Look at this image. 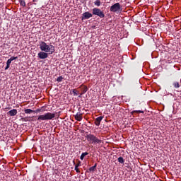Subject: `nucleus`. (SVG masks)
<instances>
[{"instance_id": "nucleus-15", "label": "nucleus", "mask_w": 181, "mask_h": 181, "mask_svg": "<svg viewBox=\"0 0 181 181\" xmlns=\"http://www.w3.org/2000/svg\"><path fill=\"white\" fill-rule=\"evenodd\" d=\"M25 114H32V112H35V110H32L31 109H25Z\"/></svg>"}, {"instance_id": "nucleus-17", "label": "nucleus", "mask_w": 181, "mask_h": 181, "mask_svg": "<svg viewBox=\"0 0 181 181\" xmlns=\"http://www.w3.org/2000/svg\"><path fill=\"white\" fill-rule=\"evenodd\" d=\"M94 5L95 6H101V1L100 0H96L94 1Z\"/></svg>"}, {"instance_id": "nucleus-10", "label": "nucleus", "mask_w": 181, "mask_h": 181, "mask_svg": "<svg viewBox=\"0 0 181 181\" xmlns=\"http://www.w3.org/2000/svg\"><path fill=\"white\" fill-rule=\"evenodd\" d=\"M103 116H100L95 119V124L96 127H100V124L101 123V121H103Z\"/></svg>"}, {"instance_id": "nucleus-18", "label": "nucleus", "mask_w": 181, "mask_h": 181, "mask_svg": "<svg viewBox=\"0 0 181 181\" xmlns=\"http://www.w3.org/2000/svg\"><path fill=\"white\" fill-rule=\"evenodd\" d=\"M135 112H136L137 114H144V111L142 110H134L132 112V114H134Z\"/></svg>"}, {"instance_id": "nucleus-26", "label": "nucleus", "mask_w": 181, "mask_h": 181, "mask_svg": "<svg viewBox=\"0 0 181 181\" xmlns=\"http://www.w3.org/2000/svg\"><path fill=\"white\" fill-rule=\"evenodd\" d=\"M75 166H76L77 168L81 166V161H78V163L76 164Z\"/></svg>"}, {"instance_id": "nucleus-8", "label": "nucleus", "mask_w": 181, "mask_h": 181, "mask_svg": "<svg viewBox=\"0 0 181 181\" xmlns=\"http://www.w3.org/2000/svg\"><path fill=\"white\" fill-rule=\"evenodd\" d=\"M90 18H93V14L91 13L86 11L82 14V21H84V19H90Z\"/></svg>"}, {"instance_id": "nucleus-11", "label": "nucleus", "mask_w": 181, "mask_h": 181, "mask_svg": "<svg viewBox=\"0 0 181 181\" xmlns=\"http://www.w3.org/2000/svg\"><path fill=\"white\" fill-rule=\"evenodd\" d=\"M11 117H15L18 114V110L16 109H13L7 112Z\"/></svg>"}, {"instance_id": "nucleus-27", "label": "nucleus", "mask_w": 181, "mask_h": 181, "mask_svg": "<svg viewBox=\"0 0 181 181\" xmlns=\"http://www.w3.org/2000/svg\"><path fill=\"white\" fill-rule=\"evenodd\" d=\"M12 63V61L10 60V59H8L6 62V64L11 65V64Z\"/></svg>"}, {"instance_id": "nucleus-29", "label": "nucleus", "mask_w": 181, "mask_h": 181, "mask_svg": "<svg viewBox=\"0 0 181 181\" xmlns=\"http://www.w3.org/2000/svg\"><path fill=\"white\" fill-rule=\"evenodd\" d=\"M22 121H24L25 122H26V121H28V118L27 117H23L21 118Z\"/></svg>"}, {"instance_id": "nucleus-4", "label": "nucleus", "mask_w": 181, "mask_h": 181, "mask_svg": "<svg viewBox=\"0 0 181 181\" xmlns=\"http://www.w3.org/2000/svg\"><path fill=\"white\" fill-rule=\"evenodd\" d=\"M110 11L114 13H119L122 12V6L119 3H116L110 6Z\"/></svg>"}, {"instance_id": "nucleus-16", "label": "nucleus", "mask_w": 181, "mask_h": 181, "mask_svg": "<svg viewBox=\"0 0 181 181\" xmlns=\"http://www.w3.org/2000/svg\"><path fill=\"white\" fill-rule=\"evenodd\" d=\"M21 6H23V8H25L26 6V2H25V0H19Z\"/></svg>"}, {"instance_id": "nucleus-3", "label": "nucleus", "mask_w": 181, "mask_h": 181, "mask_svg": "<svg viewBox=\"0 0 181 181\" xmlns=\"http://www.w3.org/2000/svg\"><path fill=\"white\" fill-rule=\"evenodd\" d=\"M86 138L88 142H90L91 144H101L102 141L97 138V136H94V134H89L86 136Z\"/></svg>"}, {"instance_id": "nucleus-7", "label": "nucleus", "mask_w": 181, "mask_h": 181, "mask_svg": "<svg viewBox=\"0 0 181 181\" xmlns=\"http://www.w3.org/2000/svg\"><path fill=\"white\" fill-rule=\"evenodd\" d=\"M37 57L38 59H47V57H49V54H47V52L45 51H42L37 54Z\"/></svg>"}, {"instance_id": "nucleus-1", "label": "nucleus", "mask_w": 181, "mask_h": 181, "mask_svg": "<svg viewBox=\"0 0 181 181\" xmlns=\"http://www.w3.org/2000/svg\"><path fill=\"white\" fill-rule=\"evenodd\" d=\"M40 49L41 52H45L49 54H53L54 53V46L52 45H47L45 41H40Z\"/></svg>"}, {"instance_id": "nucleus-31", "label": "nucleus", "mask_w": 181, "mask_h": 181, "mask_svg": "<svg viewBox=\"0 0 181 181\" xmlns=\"http://www.w3.org/2000/svg\"><path fill=\"white\" fill-rule=\"evenodd\" d=\"M33 2H37V0H33Z\"/></svg>"}, {"instance_id": "nucleus-5", "label": "nucleus", "mask_w": 181, "mask_h": 181, "mask_svg": "<svg viewBox=\"0 0 181 181\" xmlns=\"http://www.w3.org/2000/svg\"><path fill=\"white\" fill-rule=\"evenodd\" d=\"M92 13L93 15H95L100 18H105V14L104 13V11H101V9L98 8H93L92 9Z\"/></svg>"}, {"instance_id": "nucleus-6", "label": "nucleus", "mask_w": 181, "mask_h": 181, "mask_svg": "<svg viewBox=\"0 0 181 181\" xmlns=\"http://www.w3.org/2000/svg\"><path fill=\"white\" fill-rule=\"evenodd\" d=\"M78 88L81 89V93H79V97L86 94L87 91H88V87L87 86L82 84Z\"/></svg>"}, {"instance_id": "nucleus-23", "label": "nucleus", "mask_w": 181, "mask_h": 181, "mask_svg": "<svg viewBox=\"0 0 181 181\" xmlns=\"http://www.w3.org/2000/svg\"><path fill=\"white\" fill-rule=\"evenodd\" d=\"M40 108H41V111H42V112H45V111H47V110H46V106H42Z\"/></svg>"}, {"instance_id": "nucleus-25", "label": "nucleus", "mask_w": 181, "mask_h": 181, "mask_svg": "<svg viewBox=\"0 0 181 181\" xmlns=\"http://www.w3.org/2000/svg\"><path fill=\"white\" fill-rule=\"evenodd\" d=\"M75 170L76 172V173H80V169H78V167L75 165Z\"/></svg>"}, {"instance_id": "nucleus-33", "label": "nucleus", "mask_w": 181, "mask_h": 181, "mask_svg": "<svg viewBox=\"0 0 181 181\" xmlns=\"http://www.w3.org/2000/svg\"><path fill=\"white\" fill-rule=\"evenodd\" d=\"M73 163H74V165H76V162L74 160L73 161Z\"/></svg>"}, {"instance_id": "nucleus-19", "label": "nucleus", "mask_w": 181, "mask_h": 181, "mask_svg": "<svg viewBox=\"0 0 181 181\" xmlns=\"http://www.w3.org/2000/svg\"><path fill=\"white\" fill-rule=\"evenodd\" d=\"M117 160L119 163H124V158L121 156L117 158Z\"/></svg>"}, {"instance_id": "nucleus-24", "label": "nucleus", "mask_w": 181, "mask_h": 181, "mask_svg": "<svg viewBox=\"0 0 181 181\" xmlns=\"http://www.w3.org/2000/svg\"><path fill=\"white\" fill-rule=\"evenodd\" d=\"M16 59H18V57H11L10 58V60H11V62H13V60H16Z\"/></svg>"}, {"instance_id": "nucleus-13", "label": "nucleus", "mask_w": 181, "mask_h": 181, "mask_svg": "<svg viewBox=\"0 0 181 181\" xmlns=\"http://www.w3.org/2000/svg\"><path fill=\"white\" fill-rule=\"evenodd\" d=\"M95 169H97V163L89 168V172H95Z\"/></svg>"}, {"instance_id": "nucleus-30", "label": "nucleus", "mask_w": 181, "mask_h": 181, "mask_svg": "<svg viewBox=\"0 0 181 181\" xmlns=\"http://www.w3.org/2000/svg\"><path fill=\"white\" fill-rule=\"evenodd\" d=\"M9 67H11V65L6 64V66L5 67V70H8V69H9Z\"/></svg>"}, {"instance_id": "nucleus-2", "label": "nucleus", "mask_w": 181, "mask_h": 181, "mask_svg": "<svg viewBox=\"0 0 181 181\" xmlns=\"http://www.w3.org/2000/svg\"><path fill=\"white\" fill-rule=\"evenodd\" d=\"M56 117V113L47 112L38 116L37 121H49Z\"/></svg>"}, {"instance_id": "nucleus-20", "label": "nucleus", "mask_w": 181, "mask_h": 181, "mask_svg": "<svg viewBox=\"0 0 181 181\" xmlns=\"http://www.w3.org/2000/svg\"><path fill=\"white\" fill-rule=\"evenodd\" d=\"M64 78H63V76H59V77H58L57 78V81L58 82V83H62V81H63V79H64Z\"/></svg>"}, {"instance_id": "nucleus-22", "label": "nucleus", "mask_w": 181, "mask_h": 181, "mask_svg": "<svg viewBox=\"0 0 181 181\" xmlns=\"http://www.w3.org/2000/svg\"><path fill=\"white\" fill-rule=\"evenodd\" d=\"M34 112H35V114H37V113H39V112H42V109H41V108H38V109H37L36 110H34Z\"/></svg>"}, {"instance_id": "nucleus-14", "label": "nucleus", "mask_w": 181, "mask_h": 181, "mask_svg": "<svg viewBox=\"0 0 181 181\" xmlns=\"http://www.w3.org/2000/svg\"><path fill=\"white\" fill-rule=\"evenodd\" d=\"M87 155H88V152L82 153V154L81 155V157H80L81 160H84V157L87 156Z\"/></svg>"}, {"instance_id": "nucleus-21", "label": "nucleus", "mask_w": 181, "mask_h": 181, "mask_svg": "<svg viewBox=\"0 0 181 181\" xmlns=\"http://www.w3.org/2000/svg\"><path fill=\"white\" fill-rule=\"evenodd\" d=\"M72 93H73L74 95H78V91H77L76 89H73Z\"/></svg>"}, {"instance_id": "nucleus-12", "label": "nucleus", "mask_w": 181, "mask_h": 181, "mask_svg": "<svg viewBox=\"0 0 181 181\" xmlns=\"http://www.w3.org/2000/svg\"><path fill=\"white\" fill-rule=\"evenodd\" d=\"M173 86L174 88H179L180 87V85L179 84V82H177V81H174L173 83Z\"/></svg>"}, {"instance_id": "nucleus-28", "label": "nucleus", "mask_w": 181, "mask_h": 181, "mask_svg": "<svg viewBox=\"0 0 181 181\" xmlns=\"http://www.w3.org/2000/svg\"><path fill=\"white\" fill-rule=\"evenodd\" d=\"M60 112H56L55 113V116L57 115V118H59L60 117Z\"/></svg>"}, {"instance_id": "nucleus-9", "label": "nucleus", "mask_w": 181, "mask_h": 181, "mask_svg": "<svg viewBox=\"0 0 181 181\" xmlns=\"http://www.w3.org/2000/svg\"><path fill=\"white\" fill-rule=\"evenodd\" d=\"M74 117L76 121L80 122L83 120V113L77 112Z\"/></svg>"}, {"instance_id": "nucleus-32", "label": "nucleus", "mask_w": 181, "mask_h": 181, "mask_svg": "<svg viewBox=\"0 0 181 181\" xmlns=\"http://www.w3.org/2000/svg\"><path fill=\"white\" fill-rule=\"evenodd\" d=\"M92 28L93 29H95V25L93 26Z\"/></svg>"}]
</instances>
